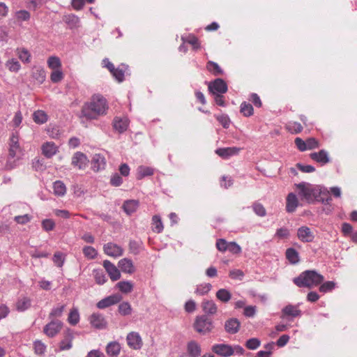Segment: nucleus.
<instances>
[{"instance_id": "nucleus-1", "label": "nucleus", "mask_w": 357, "mask_h": 357, "mask_svg": "<svg viewBox=\"0 0 357 357\" xmlns=\"http://www.w3.org/2000/svg\"><path fill=\"white\" fill-rule=\"evenodd\" d=\"M107 109L108 105L106 99L100 94L93 95L91 100L82 106L80 118L96 119L100 116L105 115Z\"/></svg>"}, {"instance_id": "nucleus-2", "label": "nucleus", "mask_w": 357, "mask_h": 357, "mask_svg": "<svg viewBox=\"0 0 357 357\" xmlns=\"http://www.w3.org/2000/svg\"><path fill=\"white\" fill-rule=\"evenodd\" d=\"M8 158L6 164L7 169H12L17 167L20 160L24 155L23 151L19 144L17 132L13 133L9 140Z\"/></svg>"}, {"instance_id": "nucleus-3", "label": "nucleus", "mask_w": 357, "mask_h": 357, "mask_svg": "<svg viewBox=\"0 0 357 357\" xmlns=\"http://www.w3.org/2000/svg\"><path fill=\"white\" fill-rule=\"evenodd\" d=\"M324 280V277L314 270H307L302 272L298 277L293 280L294 283L298 287H307L309 289L321 284Z\"/></svg>"}, {"instance_id": "nucleus-4", "label": "nucleus", "mask_w": 357, "mask_h": 357, "mask_svg": "<svg viewBox=\"0 0 357 357\" xmlns=\"http://www.w3.org/2000/svg\"><path fill=\"white\" fill-rule=\"evenodd\" d=\"M298 189V195L301 200L308 204H314L316 202L317 194L320 193L318 185H313L306 182L295 184Z\"/></svg>"}, {"instance_id": "nucleus-5", "label": "nucleus", "mask_w": 357, "mask_h": 357, "mask_svg": "<svg viewBox=\"0 0 357 357\" xmlns=\"http://www.w3.org/2000/svg\"><path fill=\"white\" fill-rule=\"evenodd\" d=\"M194 327L198 333L205 334L212 330V321L206 315H202L196 318Z\"/></svg>"}, {"instance_id": "nucleus-6", "label": "nucleus", "mask_w": 357, "mask_h": 357, "mask_svg": "<svg viewBox=\"0 0 357 357\" xmlns=\"http://www.w3.org/2000/svg\"><path fill=\"white\" fill-rule=\"evenodd\" d=\"M62 327L61 321L53 319L44 326L43 333L49 337H54L60 333Z\"/></svg>"}, {"instance_id": "nucleus-7", "label": "nucleus", "mask_w": 357, "mask_h": 357, "mask_svg": "<svg viewBox=\"0 0 357 357\" xmlns=\"http://www.w3.org/2000/svg\"><path fill=\"white\" fill-rule=\"evenodd\" d=\"M89 321L93 328L98 330L105 329L107 326V321L100 313H93L89 317Z\"/></svg>"}, {"instance_id": "nucleus-8", "label": "nucleus", "mask_w": 357, "mask_h": 357, "mask_svg": "<svg viewBox=\"0 0 357 357\" xmlns=\"http://www.w3.org/2000/svg\"><path fill=\"white\" fill-rule=\"evenodd\" d=\"M208 90L213 94L225 93L227 91V85L222 79L218 78L209 83Z\"/></svg>"}, {"instance_id": "nucleus-9", "label": "nucleus", "mask_w": 357, "mask_h": 357, "mask_svg": "<svg viewBox=\"0 0 357 357\" xmlns=\"http://www.w3.org/2000/svg\"><path fill=\"white\" fill-rule=\"evenodd\" d=\"M126 340L128 345L135 350L140 349L143 342L142 337L137 332H130L127 335Z\"/></svg>"}, {"instance_id": "nucleus-10", "label": "nucleus", "mask_w": 357, "mask_h": 357, "mask_svg": "<svg viewBox=\"0 0 357 357\" xmlns=\"http://www.w3.org/2000/svg\"><path fill=\"white\" fill-rule=\"evenodd\" d=\"M297 236L303 243H310L314 241V234L310 228L302 226L298 229Z\"/></svg>"}, {"instance_id": "nucleus-11", "label": "nucleus", "mask_w": 357, "mask_h": 357, "mask_svg": "<svg viewBox=\"0 0 357 357\" xmlns=\"http://www.w3.org/2000/svg\"><path fill=\"white\" fill-rule=\"evenodd\" d=\"M212 351L222 357H229L234 354L233 347L225 344H214Z\"/></svg>"}, {"instance_id": "nucleus-12", "label": "nucleus", "mask_w": 357, "mask_h": 357, "mask_svg": "<svg viewBox=\"0 0 357 357\" xmlns=\"http://www.w3.org/2000/svg\"><path fill=\"white\" fill-rule=\"evenodd\" d=\"M242 149L239 147H225L217 149L215 152L223 159H228L230 157L237 155Z\"/></svg>"}, {"instance_id": "nucleus-13", "label": "nucleus", "mask_w": 357, "mask_h": 357, "mask_svg": "<svg viewBox=\"0 0 357 357\" xmlns=\"http://www.w3.org/2000/svg\"><path fill=\"white\" fill-rule=\"evenodd\" d=\"M301 311L299 310V305L289 304L282 310V318L284 317H297L301 316Z\"/></svg>"}, {"instance_id": "nucleus-14", "label": "nucleus", "mask_w": 357, "mask_h": 357, "mask_svg": "<svg viewBox=\"0 0 357 357\" xmlns=\"http://www.w3.org/2000/svg\"><path fill=\"white\" fill-rule=\"evenodd\" d=\"M102 265L112 281L120 279L121 273L114 264L109 260H105Z\"/></svg>"}, {"instance_id": "nucleus-15", "label": "nucleus", "mask_w": 357, "mask_h": 357, "mask_svg": "<svg viewBox=\"0 0 357 357\" xmlns=\"http://www.w3.org/2000/svg\"><path fill=\"white\" fill-rule=\"evenodd\" d=\"M89 160L85 154L82 152H76L72 158V165L79 169H84Z\"/></svg>"}, {"instance_id": "nucleus-16", "label": "nucleus", "mask_w": 357, "mask_h": 357, "mask_svg": "<svg viewBox=\"0 0 357 357\" xmlns=\"http://www.w3.org/2000/svg\"><path fill=\"white\" fill-rule=\"evenodd\" d=\"M104 252L106 255L113 257H118L123 255V248L113 243H108L104 245Z\"/></svg>"}, {"instance_id": "nucleus-17", "label": "nucleus", "mask_w": 357, "mask_h": 357, "mask_svg": "<svg viewBox=\"0 0 357 357\" xmlns=\"http://www.w3.org/2000/svg\"><path fill=\"white\" fill-rule=\"evenodd\" d=\"M114 129L121 134L128 128L129 120L126 117H115L112 122Z\"/></svg>"}, {"instance_id": "nucleus-18", "label": "nucleus", "mask_w": 357, "mask_h": 357, "mask_svg": "<svg viewBox=\"0 0 357 357\" xmlns=\"http://www.w3.org/2000/svg\"><path fill=\"white\" fill-rule=\"evenodd\" d=\"M320 193L317 194L316 202H321L325 205H331L332 197L330 196V191L325 187L319 185Z\"/></svg>"}, {"instance_id": "nucleus-19", "label": "nucleus", "mask_w": 357, "mask_h": 357, "mask_svg": "<svg viewBox=\"0 0 357 357\" xmlns=\"http://www.w3.org/2000/svg\"><path fill=\"white\" fill-rule=\"evenodd\" d=\"M106 166V160L101 154H95L91 160V168L95 172L104 169Z\"/></svg>"}, {"instance_id": "nucleus-20", "label": "nucleus", "mask_w": 357, "mask_h": 357, "mask_svg": "<svg viewBox=\"0 0 357 357\" xmlns=\"http://www.w3.org/2000/svg\"><path fill=\"white\" fill-rule=\"evenodd\" d=\"M298 206V199L296 194L290 192L286 199V211L288 213H294Z\"/></svg>"}, {"instance_id": "nucleus-21", "label": "nucleus", "mask_w": 357, "mask_h": 357, "mask_svg": "<svg viewBox=\"0 0 357 357\" xmlns=\"http://www.w3.org/2000/svg\"><path fill=\"white\" fill-rule=\"evenodd\" d=\"M119 268L122 272L132 274L135 272V268L131 259L123 258L118 263Z\"/></svg>"}, {"instance_id": "nucleus-22", "label": "nucleus", "mask_w": 357, "mask_h": 357, "mask_svg": "<svg viewBox=\"0 0 357 357\" xmlns=\"http://www.w3.org/2000/svg\"><path fill=\"white\" fill-rule=\"evenodd\" d=\"M311 159L323 165L328 163L330 160L328 152L322 149L319 152H314L310 155Z\"/></svg>"}, {"instance_id": "nucleus-23", "label": "nucleus", "mask_w": 357, "mask_h": 357, "mask_svg": "<svg viewBox=\"0 0 357 357\" xmlns=\"http://www.w3.org/2000/svg\"><path fill=\"white\" fill-rule=\"evenodd\" d=\"M119 296L116 295L110 296L98 302L97 307L99 309H104L119 303Z\"/></svg>"}, {"instance_id": "nucleus-24", "label": "nucleus", "mask_w": 357, "mask_h": 357, "mask_svg": "<svg viewBox=\"0 0 357 357\" xmlns=\"http://www.w3.org/2000/svg\"><path fill=\"white\" fill-rule=\"evenodd\" d=\"M58 148L56 144L52 142H47L43 144L42 151L43 154L50 158L56 153Z\"/></svg>"}, {"instance_id": "nucleus-25", "label": "nucleus", "mask_w": 357, "mask_h": 357, "mask_svg": "<svg viewBox=\"0 0 357 357\" xmlns=\"http://www.w3.org/2000/svg\"><path fill=\"white\" fill-rule=\"evenodd\" d=\"M225 330L227 333L231 334H235L236 333L240 327V322L236 318H232L229 320H227L225 322Z\"/></svg>"}, {"instance_id": "nucleus-26", "label": "nucleus", "mask_w": 357, "mask_h": 357, "mask_svg": "<svg viewBox=\"0 0 357 357\" xmlns=\"http://www.w3.org/2000/svg\"><path fill=\"white\" fill-rule=\"evenodd\" d=\"M31 75L39 84L43 83L46 78L45 71L44 68L40 66L33 67Z\"/></svg>"}, {"instance_id": "nucleus-27", "label": "nucleus", "mask_w": 357, "mask_h": 357, "mask_svg": "<svg viewBox=\"0 0 357 357\" xmlns=\"http://www.w3.org/2000/svg\"><path fill=\"white\" fill-rule=\"evenodd\" d=\"M138 206L139 202L137 200L130 199L124 202L123 209L128 215H131L137 211Z\"/></svg>"}, {"instance_id": "nucleus-28", "label": "nucleus", "mask_w": 357, "mask_h": 357, "mask_svg": "<svg viewBox=\"0 0 357 357\" xmlns=\"http://www.w3.org/2000/svg\"><path fill=\"white\" fill-rule=\"evenodd\" d=\"M187 351L190 357H198L201 355V347L195 341L188 343Z\"/></svg>"}, {"instance_id": "nucleus-29", "label": "nucleus", "mask_w": 357, "mask_h": 357, "mask_svg": "<svg viewBox=\"0 0 357 357\" xmlns=\"http://www.w3.org/2000/svg\"><path fill=\"white\" fill-rule=\"evenodd\" d=\"M121 350L120 344L116 342H109L106 347V352L110 357H116Z\"/></svg>"}, {"instance_id": "nucleus-30", "label": "nucleus", "mask_w": 357, "mask_h": 357, "mask_svg": "<svg viewBox=\"0 0 357 357\" xmlns=\"http://www.w3.org/2000/svg\"><path fill=\"white\" fill-rule=\"evenodd\" d=\"M63 21L69 26L70 29H74L79 26V18L74 14L64 15Z\"/></svg>"}, {"instance_id": "nucleus-31", "label": "nucleus", "mask_w": 357, "mask_h": 357, "mask_svg": "<svg viewBox=\"0 0 357 357\" xmlns=\"http://www.w3.org/2000/svg\"><path fill=\"white\" fill-rule=\"evenodd\" d=\"M16 54L22 62L29 63L31 61V53L24 47H18L16 49Z\"/></svg>"}, {"instance_id": "nucleus-32", "label": "nucleus", "mask_w": 357, "mask_h": 357, "mask_svg": "<svg viewBox=\"0 0 357 357\" xmlns=\"http://www.w3.org/2000/svg\"><path fill=\"white\" fill-rule=\"evenodd\" d=\"M154 169L152 167L141 165L137 170V178L140 180L145 176L153 175Z\"/></svg>"}, {"instance_id": "nucleus-33", "label": "nucleus", "mask_w": 357, "mask_h": 357, "mask_svg": "<svg viewBox=\"0 0 357 357\" xmlns=\"http://www.w3.org/2000/svg\"><path fill=\"white\" fill-rule=\"evenodd\" d=\"M54 194L58 197H63L66 193V185L61 181H56L53 183Z\"/></svg>"}, {"instance_id": "nucleus-34", "label": "nucleus", "mask_w": 357, "mask_h": 357, "mask_svg": "<svg viewBox=\"0 0 357 357\" xmlns=\"http://www.w3.org/2000/svg\"><path fill=\"white\" fill-rule=\"evenodd\" d=\"M31 306V299L28 297L24 296L20 298L16 303V308L18 311L23 312Z\"/></svg>"}, {"instance_id": "nucleus-35", "label": "nucleus", "mask_w": 357, "mask_h": 357, "mask_svg": "<svg viewBox=\"0 0 357 357\" xmlns=\"http://www.w3.org/2000/svg\"><path fill=\"white\" fill-rule=\"evenodd\" d=\"M203 311L209 314H214L217 312V306L212 301H205L202 303Z\"/></svg>"}, {"instance_id": "nucleus-36", "label": "nucleus", "mask_w": 357, "mask_h": 357, "mask_svg": "<svg viewBox=\"0 0 357 357\" xmlns=\"http://www.w3.org/2000/svg\"><path fill=\"white\" fill-rule=\"evenodd\" d=\"M286 129L292 134L300 133L303 130L301 124L296 121H289L285 126Z\"/></svg>"}, {"instance_id": "nucleus-37", "label": "nucleus", "mask_w": 357, "mask_h": 357, "mask_svg": "<svg viewBox=\"0 0 357 357\" xmlns=\"http://www.w3.org/2000/svg\"><path fill=\"white\" fill-rule=\"evenodd\" d=\"M286 257L292 264L299 261L298 252L294 248H288L286 250Z\"/></svg>"}, {"instance_id": "nucleus-38", "label": "nucleus", "mask_w": 357, "mask_h": 357, "mask_svg": "<svg viewBox=\"0 0 357 357\" xmlns=\"http://www.w3.org/2000/svg\"><path fill=\"white\" fill-rule=\"evenodd\" d=\"M65 307V305H59L53 307L49 314V319L52 320L53 319H57L56 318L61 317L63 314Z\"/></svg>"}, {"instance_id": "nucleus-39", "label": "nucleus", "mask_w": 357, "mask_h": 357, "mask_svg": "<svg viewBox=\"0 0 357 357\" xmlns=\"http://www.w3.org/2000/svg\"><path fill=\"white\" fill-rule=\"evenodd\" d=\"M207 70L211 73L213 75H220L223 73V70L219 66V65L213 61H209L206 64Z\"/></svg>"}, {"instance_id": "nucleus-40", "label": "nucleus", "mask_w": 357, "mask_h": 357, "mask_svg": "<svg viewBox=\"0 0 357 357\" xmlns=\"http://www.w3.org/2000/svg\"><path fill=\"white\" fill-rule=\"evenodd\" d=\"M68 321L72 326H75L79 323V313L77 308H73L70 310L68 317Z\"/></svg>"}, {"instance_id": "nucleus-41", "label": "nucleus", "mask_w": 357, "mask_h": 357, "mask_svg": "<svg viewBox=\"0 0 357 357\" xmlns=\"http://www.w3.org/2000/svg\"><path fill=\"white\" fill-rule=\"evenodd\" d=\"M47 66L52 70H58L61 68V62L60 59L56 56H51L47 59Z\"/></svg>"}, {"instance_id": "nucleus-42", "label": "nucleus", "mask_w": 357, "mask_h": 357, "mask_svg": "<svg viewBox=\"0 0 357 357\" xmlns=\"http://www.w3.org/2000/svg\"><path fill=\"white\" fill-rule=\"evenodd\" d=\"M218 299L223 303H227L231 298V293L226 289H220L216 292Z\"/></svg>"}, {"instance_id": "nucleus-43", "label": "nucleus", "mask_w": 357, "mask_h": 357, "mask_svg": "<svg viewBox=\"0 0 357 357\" xmlns=\"http://www.w3.org/2000/svg\"><path fill=\"white\" fill-rule=\"evenodd\" d=\"M33 119L36 123L43 124L47 121V115L42 110H37L33 113Z\"/></svg>"}, {"instance_id": "nucleus-44", "label": "nucleus", "mask_w": 357, "mask_h": 357, "mask_svg": "<svg viewBox=\"0 0 357 357\" xmlns=\"http://www.w3.org/2000/svg\"><path fill=\"white\" fill-rule=\"evenodd\" d=\"M116 285L119 290L125 294L131 292L133 289L132 283L129 281H121L118 282Z\"/></svg>"}, {"instance_id": "nucleus-45", "label": "nucleus", "mask_w": 357, "mask_h": 357, "mask_svg": "<svg viewBox=\"0 0 357 357\" xmlns=\"http://www.w3.org/2000/svg\"><path fill=\"white\" fill-rule=\"evenodd\" d=\"M153 231L160 233L163 230V225L159 215H154L152 218Z\"/></svg>"}, {"instance_id": "nucleus-46", "label": "nucleus", "mask_w": 357, "mask_h": 357, "mask_svg": "<svg viewBox=\"0 0 357 357\" xmlns=\"http://www.w3.org/2000/svg\"><path fill=\"white\" fill-rule=\"evenodd\" d=\"M6 66L10 71L14 73L18 72L21 68L20 63L15 59H11L7 61Z\"/></svg>"}, {"instance_id": "nucleus-47", "label": "nucleus", "mask_w": 357, "mask_h": 357, "mask_svg": "<svg viewBox=\"0 0 357 357\" xmlns=\"http://www.w3.org/2000/svg\"><path fill=\"white\" fill-rule=\"evenodd\" d=\"M241 112L245 116H250L253 114V107L251 104L243 102L241 105Z\"/></svg>"}, {"instance_id": "nucleus-48", "label": "nucleus", "mask_w": 357, "mask_h": 357, "mask_svg": "<svg viewBox=\"0 0 357 357\" xmlns=\"http://www.w3.org/2000/svg\"><path fill=\"white\" fill-rule=\"evenodd\" d=\"M34 351L38 355H43L45 354L47 346L40 340H36L33 342Z\"/></svg>"}, {"instance_id": "nucleus-49", "label": "nucleus", "mask_w": 357, "mask_h": 357, "mask_svg": "<svg viewBox=\"0 0 357 357\" xmlns=\"http://www.w3.org/2000/svg\"><path fill=\"white\" fill-rule=\"evenodd\" d=\"M119 312L123 315L126 316L132 313V307L128 302H123L119 305Z\"/></svg>"}, {"instance_id": "nucleus-50", "label": "nucleus", "mask_w": 357, "mask_h": 357, "mask_svg": "<svg viewBox=\"0 0 357 357\" xmlns=\"http://www.w3.org/2000/svg\"><path fill=\"white\" fill-rule=\"evenodd\" d=\"M319 285V291L322 293H327L333 290L335 288L336 284L333 281H327Z\"/></svg>"}, {"instance_id": "nucleus-51", "label": "nucleus", "mask_w": 357, "mask_h": 357, "mask_svg": "<svg viewBox=\"0 0 357 357\" xmlns=\"http://www.w3.org/2000/svg\"><path fill=\"white\" fill-rule=\"evenodd\" d=\"M83 253L84 256L89 259H93L96 258L98 255L97 250L91 246L84 247Z\"/></svg>"}, {"instance_id": "nucleus-52", "label": "nucleus", "mask_w": 357, "mask_h": 357, "mask_svg": "<svg viewBox=\"0 0 357 357\" xmlns=\"http://www.w3.org/2000/svg\"><path fill=\"white\" fill-rule=\"evenodd\" d=\"M93 275L96 283L98 284H103L107 281L106 276L102 270H94Z\"/></svg>"}, {"instance_id": "nucleus-53", "label": "nucleus", "mask_w": 357, "mask_h": 357, "mask_svg": "<svg viewBox=\"0 0 357 357\" xmlns=\"http://www.w3.org/2000/svg\"><path fill=\"white\" fill-rule=\"evenodd\" d=\"M63 79V74L61 69L54 70L50 75V79L53 83L60 82Z\"/></svg>"}, {"instance_id": "nucleus-54", "label": "nucleus", "mask_w": 357, "mask_h": 357, "mask_svg": "<svg viewBox=\"0 0 357 357\" xmlns=\"http://www.w3.org/2000/svg\"><path fill=\"white\" fill-rule=\"evenodd\" d=\"M261 344V341L256 337L250 338L245 342V347L250 350L257 349Z\"/></svg>"}, {"instance_id": "nucleus-55", "label": "nucleus", "mask_w": 357, "mask_h": 357, "mask_svg": "<svg viewBox=\"0 0 357 357\" xmlns=\"http://www.w3.org/2000/svg\"><path fill=\"white\" fill-rule=\"evenodd\" d=\"M254 212L260 217H264L266 215V211L264 206L260 203H254L252 205Z\"/></svg>"}, {"instance_id": "nucleus-56", "label": "nucleus", "mask_w": 357, "mask_h": 357, "mask_svg": "<svg viewBox=\"0 0 357 357\" xmlns=\"http://www.w3.org/2000/svg\"><path fill=\"white\" fill-rule=\"evenodd\" d=\"M211 284L210 283H204L197 286L195 293L199 295H204L211 289Z\"/></svg>"}, {"instance_id": "nucleus-57", "label": "nucleus", "mask_w": 357, "mask_h": 357, "mask_svg": "<svg viewBox=\"0 0 357 357\" xmlns=\"http://www.w3.org/2000/svg\"><path fill=\"white\" fill-rule=\"evenodd\" d=\"M52 260L57 266L62 267L64 264L65 257L63 253L57 252L54 253Z\"/></svg>"}, {"instance_id": "nucleus-58", "label": "nucleus", "mask_w": 357, "mask_h": 357, "mask_svg": "<svg viewBox=\"0 0 357 357\" xmlns=\"http://www.w3.org/2000/svg\"><path fill=\"white\" fill-rule=\"evenodd\" d=\"M42 227L46 231H52L55 227V222L52 219H45L42 221Z\"/></svg>"}, {"instance_id": "nucleus-59", "label": "nucleus", "mask_w": 357, "mask_h": 357, "mask_svg": "<svg viewBox=\"0 0 357 357\" xmlns=\"http://www.w3.org/2000/svg\"><path fill=\"white\" fill-rule=\"evenodd\" d=\"M215 118L225 128H228L229 127L231 121L227 115L222 114L216 116Z\"/></svg>"}, {"instance_id": "nucleus-60", "label": "nucleus", "mask_w": 357, "mask_h": 357, "mask_svg": "<svg viewBox=\"0 0 357 357\" xmlns=\"http://www.w3.org/2000/svg\"><path fill=\"white\" fill-rule=\"evenodd\" d=\"M15 17L18 20L27 21L30 19L31 15L27 10H21L16 12Z\"/></svg>"}, {"instance_id": "nucleus-61", "label": "nucleus", "mask_w": 357, "mask_h": 357, "mask_svg": "<svg viewBox=\"0 0 357 357\" xmlns=\"http://www.w3.org/2000/svg\"><path fill=\"white\" fill-rule=\"evenodd\" d=\"M229 275L231 279L242 280L245 274L240 269H234L229 271Z\"/></svg>"}, {"instance_id": "nucleus-62", "label": "nucleus", "mask_w": 357, "mask_h": 357, "mask_svg": "<svg viewBox=\"0 0 357 357\" xmlns=\"http://www.w3.org/2000/svg\"><path fill=\"white\" fill-rule=\"evenodd\" d=\"M110 183L115 187L120 186L123 183V178L119 174L114 173L111 176Z\"/></svg>"}, {"instance_id": "nucleus-63", "label": "nucleus", "mask_w": 357, "mask_h": 357, "mask_svg": "<svg viewBox=\"0 0 357 357\" xmlns=\"http://www.w3.org/2000/svg\"><path fill=\"white\" fill-rule=\"evenodd\" d=\"M113 77L119 82H121L124 79V70L121 68H115L113 72L111 73Z\"/></svg>"}, {"instance_id": "nucleus-64", "label": "nucleus", "mask_w": 357, "mask_h": 357, "mask_svg": "<svg viewBox=\"0 0 357 357\" xmlns=\"http://www.w3.org/2000/svg\"><path fill=\"white\" fill-rule=\"evenodd\" d=\"M289 236V230L286 227H281L277 229L275 236L279 238H287Z\"/></svg>"}]
</instances>
